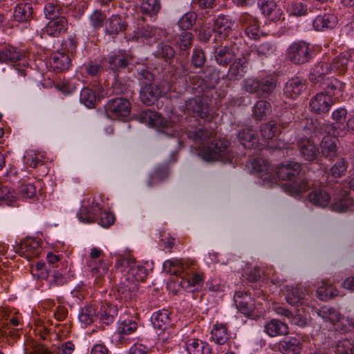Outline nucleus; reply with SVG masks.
Here are the masks:
<instances>
[{"label": "nucleus", "instance_id": "1", "mask_svg": "<svg viewBox=\"0 0 354 354\" xmlns=\"http://www.w3.org/2000/svg\"><path fill=\"white\" fill-rule=\"evenodd\" d=\"M216 132L212 129H199L188 133V138L200 145L198 155L205 161L232 162L235 153L228 140L214 139Z\"/></svg>", "mask_w": 354, "mask_h": 354}, {"label": "nucleus", "instance_id": "2", "mask_svg": "<svg viewBox=\"0 0 354 354\" xmlns=\"http://www.w3.org/2000/svg\"><path fill=\"white\" fill-rule=\"evenodd\" d=\"M163 269L171 274L185 273L180 282L182 287L188 292L198 290L203 286L204 275L193 273L196 270L194 261H182L177 259L167 260L163 263Z\"/></svg>", "mask_w": 354, "mask_h": 354}, {"label": "nucleus", "instance_id": "3", "mask_svg": "<svg viewBox=\"0 0 354 354\" xmlns=\"http://www.w3.org/2000/svg\"><path fill=\"white\" fill-rule=\"evenodd\" d=\"M139 118L142 122L167 136H178L176 123L170 119L162 117L160 114L155 111L149 109L143 111L140 113Z\"/></svg>", "mask_w": 354, "mask_h": 354}, {"label": "nucleus", "instance_id": "4", "mask_svg": "<svg viewBox=\"0 0 354 354\" xmlns=\"http://www.w3.org/2000/svg\"><path fill=\"white\" fill-rule=\"evenodd\" d=\"M147 277V270L141 263L133 259L129 268L122 274L118 291L125 293L137 289L139 282L144 281Z\"/></svg>", "mask_w": 354, "mask_h": 354}, {"label": "nucleus", "instance_id": "5", "mask_svg": "<svg viewBox=\"0 0 354 354\" xmlns=\"http://www.w3.org/2000/svg\"><path fill=\"white\" fill-rule=\"evenodd\" d=\"M317 313L325 322L332 324L336 330L346 333L354 329L353 320L348 317H342L340 313L333 308L322 307Z\"/></svg>", "mask_w": 354, "mask_h": 354}, {"label": "nucleus", "instance_id": "6", "mask_svg": "<svg viewBox=\"0 0 354 354\" xmlns=\"http://www.w3.org/2000/svg\"><path fill=\"white\" fill-rule=\"evenodd\" d=\"M21 317L15 310L6 308L0 309V334L5 337L15 336L14 330H19L21 326Z\"/></svg>", "mask_w": 354, "mask_h": 354}, {"label": "nucleus", "instance_id": "7", "mask_svg": "<svg viewBox=\"0 0 354 354\" xmlns=\"http://www.w3.org/2000/svg\"><path fill=\"white\" fill-rule=\"evenodd\" d=\"M287 58L295 64H303L311 59L310 44L305 41L292 43L286 50Z\"/></svg>", "mask_w": 354, "mask_h": 354}, {"label": "nucleus", "instance_id": "8", "mask_svg": "<svg viewBox=\"0 0 354 354\" xmlns=\"http://www.w3.org/2000/svg\"><path fill=\"white\" fill-rule=\"evenodd\" d=\"M106 113L112 118L128 117L131 113V104L124 97H116L109 100L105 104Z\"/></svg>", "mask_w": 354, "mask_h": 354}, {"label": "nucleus", "instance_id": "9", "mask_svg": "<svg viewBox=\"0 0 354 354\" xmlns=\"http://www.w3.org/2000/svg\"><path fill=\"white\" fill-rule=\"evenodd\" d=\"M334 104V99L325 92H319L313 95L309 102L311 112L315 114L328 113Z\"/></svg>", "mask_w": 354, "mask_h": 354}, {"label": "nucleus", "instance_id": "10", "mask_svg": "<svg viewBox=\"0 0 354 354\" xmlns=\"http://www.w3.org/2000/svg\"><path fill=\"white\" fill-rule=\"evenodd\" d=\"M333 71L332 63L328 56H324L322 59L314 65L309 74V80L313 84L324 81L325 76Z\"/></svg>", "mask_w": 354, "mask_h": 354}, {"label": "nucleus", "instance_id": "11", "mask_svg": "<svg viewBox=\"0 0 354 354\" xmlns=\"http://www.w3.org/2000/svg\"><path fill=\"white\" fill-rule=\"evenodd\" d=\"M252 167L254 172L258 174L262 178L263 184L272 187L277 183V180L270 174V167L267 160L257 158L252 162Z\"/></svg>", "mask_w": 354, "mask_h": 354}, {"label": "nucleus", "instance_id": "12", "mask_svg": "<svg viewBox=\"0 0 354 354\" xmlns=\"http://www.w3.org/2000/svg\"><path fill=\"white\" fill-rule=\"evenodd\" d=\"M301 165L300 163L293 161H286L279 165L276 174L277 177L283 180H292L295 179L301 172Z\"/></svg>", "mask_w": 354, "mask_h": 354}, {"label": "nucleus", "instance_id": "13", "mask_svg": "<svg viewBox=\"0 0 354 354\" xmlns=\"http://www.w3.org/2000/svg\"><path fill=\"white\" fill-rule=\"evenodd\" d=\"M186 110L193 117L206 119L209 115V106L201 98H192L186 103Z\"/></svg>", "mask_w": 354, "mask_h": 354}, {"label": "nucleus", "instance_id": "14", "mask_svg": "<svg viewBox=\"0 0 354 354\" xmlns=\"http://www.w3.org/2000/svg\"><path fill=\"white\" fill-rule=\"evenodd\" d=\"M306 89V80L296 77L289 80L284 86L283 92L286 97L297 99Z\"/></svg>", "mask_w": 354, "mask_h": 354}, {"label": "nucleus", "instance_id": "15", "mask_svg": "<svg viewBox=\"0 0 354 354\" xmlns=\"http://www.w3.org/2000/svg\"><path fill=\"white\" fill-rule=\"evenodd\" d=\"M42 251L41 243L34 239L23 241L18 248V252L28 259L38 257Z\"/></svg>", "mask_w": 354, "mask_h": 354}, {"label": "nucleus", "instance_id": "16", "mask_svg": "<svg viewBox=\"0 0 354 354\" xmlns=\"http://www.w3.org/2000/svg\"><path fill=\"white\" fill-rule=\"evenodd\" d=\"M240 21L245 28V34L252 39L260 37V27L258 20L248 13H243L240 17Z\"/></svg>", "mask_w": 354, "mask_h": 354}, {"label": "nucleus", "instance_id": "17", "mask_svg": "<svg viewBox=\"0 0 354 354\" xmlns=\"http://www.w3.org/2000/svg\"><path fill=\"white\" fill-rule=\"evenodd\" d=\"M297 145L300 154L304 160L312 162L317 158L319 149L310 139L302 138L298 141Z\"/></svg>", "mask_w": 354, "mask_h": 354}, {"label": "nucleus", "instance_id": "18", "mask_svg": "<svg viewBox=\"0 0 354 354\" xmlns=\"http://www.w3.org/2000/svg\"><path fill=\"white\" fill-rule=\"evenodd\" d=\"M258 6L262 14L272 21H278L282 15L281 9L271 0H258Z\"/></svg>", "mask_w": 354, "mask_h": 354}, {"label": "nucleus", "instance_id": "19", "mask_svg": "<svg viewBox=\"0 0 354 354\" xmlns=\"http://www.w3.org/2000/svg\"><path fill=\"white\" fill-rule=\"evenodd\" d=\"M171 313L163 308L154 312L151 317L153 328L160 331H164L171 326Z\"/></svg>", "mask_w": 354, "mask_h": 354}, {"label": "nucleus", "instance_id": "20", "mask_svg": "<svg viewBox=\"0 0 354 354\" xmlns=\"http://www.w3.org/2000/svg\"><path fill=\"white\" fill-rule=\"evenodd\" d=\"M68 23L67 19L61 16L50 20L45 27V32L51 37H59L64 34L68 30Z\"/></svg>", "mask_w": 354, "mask_h": 354}, {"label": "nucleus", "instance_id": "21", "mask_svg": "<svg viewBox=\"0 0 354 354\" xmlns=\"http://www.w3.org/2000/svg\"><path fill=\"white\" fill-rule=\"evenodd\" d=\"M278 346L283 354H299L302 348V344L297 337L288 336L280 340Z\"/></svg>", "mask_w": 354, "mask_h": 354}, {"label": "nucleus", "instance_id": "22", "mask_svg": "<svg viewBox=\"0 0 354 354\" xmlns=\"http://www.w3.org/2000/svg\"><path fill=\"white\" fill-rule=\"evenodd\" d=\"M264 332L270 337L286 335L289 333V328L287 324L279 319H272L264 325Z\"/></svg>", "mask_w": 354, "mask_h": 354}, {"label": "nucleus", "instance_id": "23", "mask_svg": "<svg viewBox=\"0 0 354 354\" xmlns=\"http://www.w3.org/2000/svg\"><path fill=\"white\" fill-rule=\"evenodd\" d=\"M313 186L311 180L304 179L299 181L287 183L283 185L282 188L288 194L292 196H297L306 192Z\"/></svg>", "mask_w": 354, "mask_h": 354}, {"label": "nucleus", "instance_id": "24", "mask_svg": "<svg viewBox=\"0 0 354 354\" xmlns=\"http://www.w3.org/2000/svg\"><path fill=\"white\" fill-rule=\"evenodd\" d=\"M126 28L127 23L123 17L118 15H113L107 21L105 31L107 35L115 37L124 32Z\"/></svg>", "mask_w": 354, "mask_h": 354}, {"label": "nucleus", "instance_id": "25", "mask_svg": "<svg viewBox=\"0 0 354 354\" xmlns=\"http://www.w3.org/2000/svg\"><path fill=\"white\" fill-rule=\"evenodd\" d=\"M185 348L188 354H211L209 344L199 339L190 338L185 342Z\"/></svg>", "mask_w": 354, "mask_h": 354}, {"label": "nucleus", "instance_id": "26", "mask_svg": "<svg viewBox=\"0 0 354 354\" xmlns=\"http://www.w3.org/2000/svg\"><path fill=\"white\" fill-rule=\"evenodd\" d=\"M237 309L245 315H250L254 309V303L250 296L242 292H236L234 297Z\"/></svg>", "mask_w": 354, "mask_h": 354}, {"label": "nucleus", "instance_id": "27", "mask_svg": "<svg viewBox=\"0 0 354 354\" xmlns=\"http://www.w3.org/2000/svg\"><path fill=\"white\" fill-rule=\"evenodd\" d=\"M337 17L333 13L320 15L314 19L313 27L318 31L332 29L337 24Z\"/></svg>", "mask_w": 354, "mask_h": 354}, {"label": "nucleus", "instance_id": "28", "mask_svg": "<svg viewBox=\"0 0 354 354\" xmlns=\"http://www.w3.org/2000/svg\"><path fill=\"white\" fill-rule=\"evenodd\" d=\"M211 339L218 345L227 344L230 339L227 326L224 324H215L211 330Z\"/></svg>", "mask_w": 354, "mask_h": 354}, {"label": "nucleus", "instance_id": "29", "mask_svg": "<svg viewBox=\"0 0 354 354\" xmlns=\"http://www.w3.org/2000/svg\"><path fill=\"white\" fill-rule=\"evenodd\" d=\"M234 52L229 47L219 46L214 50L215 61L220 66H227L234 59Z\"/></svg>", "mask_w": 354, "mask_h": 354}, {"label": "nucleus", "instance_id": "30", "mask_svg": "<svg viewBox=\"0 0 354 354\" xmlns=\"http://www.w3.org/2000/svg\"><path fill=\"white\" fill-rule=\"evenodd\" d=\"M86 265L92 277L97 280L108 272L111 263L103 259H100L95 263L93 261L86 262Z\"/></svg>", "mask_w": 354, "mask_h": 354}, {"label": "nucleus", "instance_id": "31", "mask_svg": "<svg viewBox=\"0 0 354 354\" xmlns=\"http://www.w3.org/2000/svg\"><path fill=\"white\" fill-rule=\"evenodd\" d=\"M320 84L324 89V92L329 94L332 97L340 95L345 88V84L335 77L327 78Z\"/></svg>", "mask_w": 354, "mask_h": 354}, {"label": "nucleus", "instance_id": "32", "mask_svg": "<svg viewBox=\"0 0 354 354\" xmlns=\"http://www.w3.org/2000/svg\"><path fill=\"white\" fill-rule=\"evenodd\" d=\"M232 22L226 17L218 16L214 21L213 30L220 38H225L232 31Z\"/></svg>", "mask_w": 354, "mask_h": 354}, {"label": "nucleus", "instance_id": "33", "mask_svg": "<svg viewBox=\"0 0 354 354\" xmlns=\"http://www.w3.org/2000/svg\"><path fill=\"white\" fill-rule=\"evenodd\" d=\"M33 7L30 3H19L14 10V17L19 22H26L32 18Z\"/></svg>", "mask_w": 354, "mask_h": 354}, {"label": "nucleus", "instance_id": "34", "mask_svg": "<svg viewBox=\"0 0 354 354\" xmlns=\"http://www.w3.org/2000/svg\"><path fill=\"white\" fill-rule=\"evenodd\" d=\"M241 144L245 148H253L258 143L257 133L251 128H245L238 135Z\"/></svg>", "mask_w": 354, "mask_h": 354}, {"label": "nucleus", "instance_id": "35", "mask_svg": "<svg viewBox=\"0 0 354 354\" xmlns=\"http://www.w3.org/2000/svg\"><path fill=\"white\" fill-rule=\"evenodd\" d=\"M109 64V67L111 71L114 73H118L128 66L129 57L121 52H118L110 56Z\"/></svg>", "mask_w": 354, "mask_h": 354}, {"label": "nucleus", "instance_id": "36", "mask_svg": "<svg viewBox=\"0 0 354 354\" xmlns=\"http://www.w3.org/2000/svg\"><path fill=\"white\" fill-rule=\"evenodd\" d=\"M118 309L116 306L103 304L98 311L97 317L105 324H109L113 322L114 317L118 315Z\"/></svg>", "mask_w": 354, "mask_h": 354}, {"label": "nucleus", "instance_id": "37", "mask_svg": "<svg viewBox=\"0 0 354 354\" xmlns=\"http://www.w3.org/2000/svg\"><path fill=\"white\" fill-rule=\"evenodd\" d=\"M71 60L68 55L63 52L55 53L51 58L50 65L54 70L59 71H65L69 68Z\"/></svg>", "mask_w": 354, "mask_h": 354}, {"label": "nucleus", "instance_id": "38", "mask_svg": "<svg viewBox=\"0 0 354 354\" xmlns=\"http://www.w3.org/2000/svg\"><path fill=\"white\" fill-rule=\"evenodd\" d=\"M337 139L330 136H326L321 142L322 154L330 160L333 159L336 156Z\"/></svg>", "mask_w": 354, "mask_h": 354}, {"label": "nucleus", "instance_id": "39", "mask_svg": "<svg viewBox=\"0 0 354 354\" xmlns=\"http://www.w3.org/2000/svg\"><path fill=\"white\" fill-rule=\"evenodd\" d=\"M161 8L159 0H142L140 10L143 15L156 19Z\"/></svg>", "mask_w": 354, "mask_h": 354}, {"label": "nucleus", "instance_id": "40", "mask_svg": "<svg viewBox=\"0 0 354 354\" xmlns=\"http://www.w3.org/2000/svg\"><path fill=\"white\" fill-rule=\"evenodd\" d=\"M308 198L310 201L315 205L319 207H326L330 200V196L328 192H326L324 189H315L312 191L309 195Z\"/></svg>", "mask_w": 354, "mask_h": 354}, {"label": "nucleus", "instance_id": "41", "mask_svg": "<svg viewBox=\"0 0 354 354\" xmlns=\"http://www.w3.org/2000/svg\"><path fill=\"white\" fill-rule=\"evenodd\" d=\"M287 124L284 122L279 124V128L274 121H269L261 127V134L265 140L272 139L277 133H281V129L286 127Z\"/></svg>", "mask_w": 354, "mask_h": 354}, {"label": "nucleus", "instance_id": "42", "mask_svg": "<svg viewBox=\"0 0 354 354\" xmlns=\"http://www.w3.org/2000/svg\"><path fill=\"white\" fill-rule=\"evenodd\" d=\"M161 95L160 88L153 84H146L140 91V99L147 105H150L153 99Z\"/></svg>", "mask_w": 354, "mask_h": 354}, {"label": "nucleus", "instance_id": "43", "mask_svg": "<svg viewBox=\"0 0 354 354\" xmlns=\"http://www.w3.org/2000/svg\"><path fill=\"white\" fill-rule=\"evenodd\" d=\"M286 298L289 304L298 306L304 304L305 292L302 288L292 287L288 289Z\"/></svg>", "mask_w": 354, "mask_h": 354}, {"label": "nucleus", "instance_id": "44", "mask_svg": "<svg viewBox=\"0 0 354 354\" xmlns=\"http://www.w3.org/2000/svg\"><path fill=\"white\" fill-rule=\"evenodd\" d=\"M21 57L17 49L12 46L0 47V63H14L17 62Z\"/></svg>", "mask_w": 354, "mask_h": 354}, {"label": "nucleus", "instance_id": "45", "mask_svg": "<svg viewBox=\"0 0 354 354\" xmlns=\"http://www.w3.org/2000/svg\"><path fill=\"white\" fill-rule=\"evenodd\" d=\"M78 317L81 324L84 326H87L96 320L97 314L93 306H86L81 309Z\"/></svg>", "mask_w": 354, "mask_h": 354}, {"label": "nucleus", "instance_id": "46", "mask_svg": "<svg viewBox=\"0 0 354 354\" xmlns=\"http://www.w3.org/2000/svg\"><path fill=\"white\" fill-rule=\"evenodd\" d=\"M271 113V104L266 100H259L253 107L252 115L259 120L266 118Z\"/></svg>", "mask_w": 354, "mask_h": 354}, {"label": "nucleus", "instance_id": "47", "mask_svg": "<svg viewBox=\"0 0 354 354\" xmlns=\"http://www.w3.org/2000/svg\"><path fill=\"white\" fill-rule=\"evenodd\" d=\"M160 34V30L157 28L146 26L138 28L134 32V37L138 39L145 40L148 39H158Z\"/></svg>", "mask_w": 354, "mask_h": 354}, {"label": "nucleus", "instance_id": "48", "mask_svg": "<svg viewBox=\"0 0 354 354\" xmlns=\"http://www.w3.org/2000/svg\"><path fill=\"white\" fill-rule=\"evenodd\" d=\"M247 66L248 62L244 57L235 59L229 68L228 74L233 78L241 77L245 73Z\"/></svg>", "mask_w": 354, "mask_h": 354}, {"label": "nucleus", "instance_id": "49", "mask_svg": "<svg viewBox=\"0 0 354 354\" xmlns=\"http://www.w3.org/2000/svg\"><path fill=\"white\" fill-rule=\"evenodd\" d=\"M353 205V200L347 194H344L335 198L332 204V209L337 212H344Z\"/></svg>", "mask_w": 354, "mask_h": 354}, {"label": "nucleus", "instance_id": "50", "mask_svg": "<svg viewBox=\"0 0 354 354\" xmlns=\"http://www.w3.org/2000/svg\"><path fill=\"white\" fill-rule=\"evenodd\" d=\"M138 328V324L131 319H120L118 327V333L121 335H130L134 333Z\"/></svg>", "mask_w": 354, "mask_h": 354}, {"label": "nucleus", "instance_id": "51", "mask_svg": "<svg viewBox=\"0 0 354 354\" xmlns=\"http://www.w3.org/2000/svg\"><path fill=\"white\" fill-rule=\"evenodd\" d=\"M17 200V196L13 191L0 184V201L1 205L5 203L8 205H15Z\"/></svg>", "mask_w": 354, "mask_h": 354}, {"label": "nucleus", "instance_id": "52", "mask_svg": "<svg viewBox=\"0 0 354 354\" xmlns=\"http://www.w3.org/2000/svg\"><path fill=\"white\" fill-rule=\"evenodd\" d=\"M259 95H268L272 92L275 88L276 83L273 77L266 76L261 80H259Z\"/></svg>", "mask_w": 354, "mask_h": 354}, {"label": "nucleus", "instance_id": "53", "mask_svg": "<svg viewBox=\"0 0 354 354\" xmlns=\"http://www.w3.org/2000/svg\"><path fill=\"white\" fill-rule=\"evenodd\" d=\"M80 101L88 108L93 107L96 101L95 92L89 88H83L80 92Z\"/></svg>", "mask_w": 354, "mask_h": 354}, {"label": "nucleus", "instance_id": "54", "mask_svg": "<svg viewBox=\"0 0 354 354\" xmlns=\"http://www.w3.org/2000/svg\"><path fill=\"white\" fill-rule=\"evenodd\" d=\"M18 194L24 199L33 198L36 196L37 188L31 183H23L17 188Z\"/></svg>", "mask_w": 354, "mask_h": 354}, {"label": "nucleus", "instance_id": "55", "mask_svg": "<svg viewBox=\"0 0 354 354\" xmlns=\"http://www.w3.org/2000/svg\"><path fill=\"white\" fill-rule=\"evenodd\" d=\"M24 352L25 354H53L44 345L32 341L26 344Z\"/></svg>", "mask_w": 354, "mask_h": 354}, {"label": "nucleus", "instance_id": "56", "mask_svg": "<svg viewBox=\"0 0 354 354\" xmlns=\"http://www.w3.org/2000/svg\"><path fill=\"white\" fill-rule=\"evenodd\" d=\"M317 295L320 300L324 301L337 296V290L331 285L322 283V285L317 288Z\"/></svg>", "mask_w": 354, "mask_h": 354}, {"label": "nucleus", "instance_id": "57", "mask_svg": "<svg viewBox=\"0 0 354 354\" xmlns=\"http://www.w3.org/2000/svg\"><path fill=\"white\" fill-rule=\"evenodd\" d=\"M348 56L346 54H341L331 60L333 72L339 73L346 71L348 64Z\"/></svg>", "mask_w": 354, "mask_h": 354}, {"label": "nucleus", "instance_id": "58", "mask_svg": "<svg viewBox=\"0 0 354 354\" xmlns=\"http://www.w3.org/2000/svg\"><path fill=\"white\" fill-rule=\"evenodd\" d=\"M42 156L35 151H27L24 156L23 160L26 165L35 168L42 162Z\"/></svg>", "mask_w": 354, "mask_h": 354}, {"label": "nucleus", "instance_id": "59", "mask_svg": "<svg viewBox=\"0 0 354 354\" xmlns=\"http://www.w3.org/2000/svg\"><path fill=\"white\" fill-rule=\"evenodd\" d=\"M254 50L258 56L261 57H268L274 53L276 46L272 43L266 41L256 46Z\"/></svg>", "mask_w": 354, "mask_h": 354}, {"label": "nucleus", "instance_id": "60", "mask_svg": "<svg viewBox=\"0 0 354 354\" xmlns=\"http://www.w3.org/2000/svg\"><path fill=\"white\" fill-rule=\"evenodd\" d=\"M337 354H354V345L348 339L339 340L335 346Z\"/></svg>", "mask_w": 354, "mask_h": 354}, {"label": "nucleus", "instance_id": "61", "mask_svg": "<svg viewBox=\"0 0 354 354\" xmlns=\"http://www.w3.org/2000/svg\"><path fill=\"white\" fill-rule=\"evenodd\" d=\"M175 55V51L173 48L165 44H160L157 46L156 55L158 57L163 58L165 61L171 60Z\"/></svg>", "mask_w": 354, "mask_h": 354}, {"label": "nucleus", "instance_id": "62", "mask_svg": "<svg viewBox=\"0 0 354 354\" xmlns=\"http://www.w3.org/2000/svg\"><path fill=\"white\" fill-rule=\"evenodd\" d=\"M78 219L84 223H93L95 221L96 212L91 207H83L77 214Z\"/></svg>", "mask_w": 354, "mask_h": 354}, {"label": "nucleus", "instance_id": "63", "mask_svg": "<svg viewBox=\"0 0 354 354\" xmlns=\"http://www.w3.org/2000/svg\"><path fill=\"white\" fill-rule=\"evenodd\" d=\"M61 7L57 3H48L45 5L44 12L46 18L52 20L60 17Z\"/></svg>", "mask_w": 354, "mask_h": 354}, {"label": "nucleus", "instance_id": "64", "mask_svg": "<svg viewBox=\"0 0 354 354\" xmlns=\"http://www.w3.org/2000/svg\"><path fill=\"white\" fill-rule=\"evenodd\" d=\"M196 20V15L195 12H187L179 19L178 25L179 28L183 30H188L193 26Z\"/></svg>", "mask_w": 354, "mask_h": 354}]
</instances>
